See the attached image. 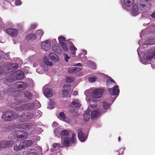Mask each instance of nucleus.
I'll return each mask as SVG.
<instances>
[{
	"mask_svg": "<svg viewBox=\"0 0 155 155\" xmlns=\"http://www.w3.org/2000/svg\"><path fill=\"white\" fill-rule=\"evenodd\" d=\"M64 56L65 61L67 62H68V59L70 58V57L66 54H64Z\"/></svg>",
	"mask_w": 155,
	"mask_h": 155,
	"instance_id": "44",
	"label": "nucleus"
},
{
	"mask_svg": "<svg viewBox=\"0 0 155 155\" xmlns=\"http://www.w3.org/2000/svg\"><path fill=\"white\" fill-rule=\"evenodd\" d=\"M57 145H58V143H55L53 144L52 146H53V147L54 148H55L57 147Z\"/></svg>",
	"mask_w": 155,
	"mask_h": 155,
	"instance_id": "51",
	"label": "nucleus"
},
{
	"mask_svg": "<svg viewBox=\"0 0 155 155\" xmlns=\"http://www.w3.org/2000/svg\"><path fill=\"white\" fill-rule=\"evenodd\" d=\"M69 43L72 45H74L73 43L69 41Z\"/></svg>",
	"mask_w": 155,
	"mask_h": 155,
	"instance_id": "61",
	"label": "nucleus"
},
{
	"mask_svg": "<svg viewBox=\"0 0 155 155\" xmlns=\"http://www.w3.org/2000/svg\"><path fill=\"white\" fill-rule=\"evenodd\" d=\"M35 104L32 103H29L23 105L19 107L15 108V110L17 111H21L22 110H28L33 109L34 108Z\"/></svg>",
	"mask_w": 155,
	"mask_h": 155,
	"instance_id": "3",
	"label": "nucleus"
},
{
	"mask_svg": "<svg viewBox=\"0 0 155 155\" xmlns=\"http://www.w3.org/2000/svg\"><path fill=\"white\" fill-rule=\"evenodd\" d=\"M45 95L47 97H51L53 94V90L52 89L46 88L43 91Z\"/></svg>",
	"mask_w": 155,
	"mask_h": 155,
	"instance_id": "16",
	"label": "nucleus"
},
{
	"mask_svg": "<svg viewBox=\"0 0 155 155\" xmlns=\"http://www.w3.org/2000/svg\"><path fill=\"white\" fill-rule=\"evenodd\" d=\"M32 144L33 143L31 140H25L20 142V145L21 146L22 149H24L31 146Z\"/></svg>",
	"mask_w": 155,
	"mask_h": 155,
	"instance_id": "11",
	"label": "nucleus"
},
{
	"mask_svg": "<svg viewBox=\"0 0 155 155\" xmlns=\"http://www.w3.org/2000/svg\"><path fill=\"white\" fill-rule=\"evenodd\" d=\"M90 110L89 109H88L85 112L84 114H87L89 115Z\"/></svg>",
	"mask_w": 155,
	"mask_h": 155,
	"instance_id": "50",
	"label": "nucleus"
},
{
	"mask_svg": "<svg viewBox=\"0 0 155 155\" xmlns=\"http://www.w3.org/2000/svg\"><path fill=\"white\" fill-rule=\"evenodd\" d=\"M134 3V0H124V4L126 7H129L133 4Z\"/></svg>",
	"mask_w": 155,
	"mask_h": 155,
	"instance_id": "28",
	"label": "nucleus"
},
{
	"mask_svg": "<svg viewBox=\"0 0 155 155\" xmlns=\"http://www.w3.org/2000/svg\"><path fill=\"white\" fill-rule=\"evenodd\" d=\"M90 64H92V66L90 67L93 69H95V65L94 63L92 61L90 62Z\"/></svg>",
	"mask_w": 155,
	"mask_h": 155,
	"instance_id": "46",
	"label": "nucleus"
},
{
	"mask_svg": "<svg viewBox=\"0 0 155 155\" xmlns=\"http://www.w3.org/2000/svg\"><path fill=\"white\" fill-rule=\"evenodd\" d=\"M43 60L44 61V62L47 65H49L51 66L53 65V64L52 62L50 61H49V60L48 58L46 57H45L43 58Z\"/></svg>",
	"mask_w": 155,
	"mask_h": 155,
	"instance_id": "30",
	"label": "nucleus"
},
{
	"mask_svg": "<svg viewBox=\"0 0 155 155\" xmlns=\"http://www.w3.org/2000/svg\"><path fill=\"white\" fill-rule=\"evenodd\" d=\"M76 50H72L71 51V53L74 56L75 55L76 52L75 51Z\"/></svg>",
	"mask_w": 155,
	"mask_h": 155,
	"instance_id": "52",
	"label": "nucleus"
},
{
	"mask_svg": "<svg viewBox=\"0 0 155 155\" xmlns=\"http://www.w3.org/2000/svg\"><path fill=\"white\" fill-rule=\"evenodd\" d=\"M2 119L5 121H10L13 119L12 116L9 114V111H7L3 112L1 117Z\"/></svg>",
	"mask_w": 155,
	"mask_h": 155,
	"instance_id": "7",
	"label": "nucleus"
},
{
	"mask_svg": "<svg viewBox=\"0 0 155 155\" xmlns=\"http://www.w3.org/2000/svg\"><path fill=\"white\" fill-rule=\"evenodd\" d=\"M10 127L12 129L18 128L25 130H28L29 128L28 125L27 123H23L20 124H13Z\"/></svg>",
	"mask_w": 155,
	"mask_h": 155,
	"instance_id": "4",
	"label": "nucleus"
},
{
	"mask_svg": "<svg viewBox=\"0 0 155 155\" xmlns=\"http://www.w3.org/2000/svg\"><path fill=\"white\" fill-rule=\"evenodd\" d=\"M10 142L9 141L3 140L0 142V146L1 148H5L10 147Z\"/></svg>",
	"mask_w": 155,
	"mask_h": 155,
	"instance_id": "21",
	"label": "nucleus"
},
{
	"mask_svg": "<svg viewBox=\"0 0 155 155\" xmlns=\"http://www.w3.org/2000/svg\"><path fill=\"white\" fill-rule=\"evenodd\" d=\"M9 63H5L0 68V74L8 73L11 72L10 67L9 66Z\"/></svg>",
	"mask_w": 155,
	"mask_h": 155,
	"instance_id": "5",
	"label": "nucleus"
},
{
	"mask_svg": "<svg viewBox=\"0 0 155 155\" xmlns=\"http://www.w3.org/2000/svg\"><path fill=\"white\" fill-rule=\"evenodd\" d=\"M57 147L58 148H62V147H64L63 145H62V146H61V144L58 143Z\"/></svg>",
	"mask_w": 155,
	"mask_h": 155,
	"instance_id": "53",
	"label": "nucleus"
},
{
	"mask_svg": "<svg viewBox=\"0 0 155 155\" xmlns=\"http://www.w3.org/2000/svg\"><path fill=\"white\" fill-rule=\"evenodd\" d=\"M121 149H120L119 150H118V151H117V152H119V153H120V151H121Z\"/></svg>",
	"mask_w": 155,
	"mask_h": 155,
	"instance_id": "64",
	"label": "nucleus"
},
{
	"mask_svg": "<svg viewBox=\"0 0 155 155\" xmlns=\"http://www.w3.org/2000/svg\"><path fill=\"white\" fill-rule=\"evenodd\" d=\"M84 120L85 121H88L90 118L89 115L87 114H84Z\"/></svg>",
	"mask_w": 155,
	"mask_h": 155,
	"instance_id": "39",
	"label": "nucleus"
},
{
	"mask_svg": "<svg viewBox=\"0 0 155 155\" xmlns=\"http://www.w3.org/2000/svg\"><path fill=\"white\" fill-rule=\"evenodd\" d=\"M71 85L66 84L63 86L62 88V94L64 97H66L68 95L71 89Z\"/></svg>",
	"mask_w": 155,
	"mask_h": 155,
	"instance_id": "9",
	"label": "nucleus"
},
{
	"mask_svg": "<svg viewBox=\"0 0 155 155\" xmlns=\"http://www.w3.org/2000/svg\"><path fill=\"white\" fill-rule=\"evenodd\" d=\"M49 58L52 61H57L58 60V58L56 55L53 54H50L49 55Z\"/></svg>",
	"mask_w": 155,
	"mask_h": 155,
	"instance_id": "29",
	"label": "nucleus"
},
{
	"mask_svg": "<svg viewBox=\"0 0 155 155\" xmlns=\"http://www.w3.org/2000/svg\"><path fill=\"white\" fill-rule=\"evenodd\" d=\"M34 116V114L32 113H23L21 115H17L16 116V119L22 122H26L31 119Z\"/></svg>",
	"mask_w": 155,
	"mask_h": 155,
	"instance_id": "2",
	"label": "nucleus"
},
{
	"mask_svg": "<svg viewBox=\"0 0 155 155\" xmlns=\"http://www.w3.org/2000/svg\"><path fill=\"white\" fill-rule=\"evenodd\" d=\"M72 106L71 107L70 111L71 112H74L75 111L74 108H78L80 107V104L78 101H73L71 103Z\"/></svg>",
	"mask_w": 155,
	"mask_h": 155,
	"instance_id": "14",
	"label": "nucleus"
},
{
	"mask_svg": "<svg viewBox=\"0 0 155 155\" xmlns=\"http://www.w3.org/2000/svg\"><path fill=\"white\" fill-rule=\"evenodd\" d=\"M37 26V25L36 24H32L31 25V28L33 29H35L36 28Z\"/></svg>",
	"mask_w": 155,
	"mask_h": 155,
	"instance_id": "49",
	"label": "nucleus"
},
{
	"mask_svg": "<svg viewBox=\"0 0 155 155\" xmlns=\"http://www.w3.org/2000/svg\"><path fill=\"white\" fill-rule=\"evenodd\" d=\"M58 130H55L54 131V132L55 134H56V133L57 131Z\"/></svg>",
	"mask_w": 155,
	"mask_h": 155,
	"instance_id": "62",
	"label": "nucleus"
},
{
	"mask_svg": "<svg viewBox=\"0 0 155 155\" xmlns=\"http://www.w3.org/2000/svg\"><path fill=\"white\" fill-rule=\"evenodd\" d=\"M17 137L18 139H23L24 138V136L23 134H21L20 135H18Z\"/></svg>",
	"mask_w": 155,
	"mask_h": 155,
	"instance_id": "47",
	"label": "nucleus"
},
{
	"mask_svg": "<svg viewBox=\"0 0 155 155\" xmlns=\"http://www.w3.org/2000/svg\"><path fill=\"white\" fill-rule=\"evenodd\" d=\"M61 139L68 137L69 132L67 130H63L60 134Z\"/></svg>",
	"mask_w": 155,
	"mask_h": 155,
	"instance_id": "22",
	"label": "nucleus"
},
{
	"mask_svg": "<svg viewBox=\"0 0 155 155\" xmlns=\"http://www.w3.org/2000/svg\"><path fill=\"white\" fill-rule=\"evenodd\" d=\"M61 141L62 145L64 147H66L69 146L70 143V138L69 137L61 139Z\"/></svg>",
	"mask_w": 155,
	"mask_h": 155,
	"instance_id": "19",
	"label": "nucleus"
},
{
	"mask_svg": "<svg viewBox=\"0 0 155 155\" xmlns=\"http://www.w3.org/2000/svg\"><path fill=\"white\" fill-rule=\"evenodd\" d=\"M16 97L15 98V99L18 101L22 100V101H27L32 99V94L30 92L26 91L24 92L18 93L17 94Z\"/></svg>",
	"mask_w": 155,
	"mask_h": 155,
	"instance_id": "1",
	"label": "nucleus"
},
{
	"mask_svg": "<svg viewBox=\"0 0 155 155\" xmlns=\"http://www.w3.org/2000/svg\"><path fill=\"white\" fill-rule=\"evenodd\" d=\"M60 117L61 118V119L64 120L66 118V116L65 114L63 112H61L59 114Z\"/></svg>",
	"mask_w": 155,
	"mask_h": 155,
	"instance_id": "41",
	"label": "nucleus"
},
{
	"mask_svg": "<svg viewBox=\"0 0 155 155\" xmlns=\"http://www.w3.org/2000/svg\"><path fill=\"white\" fill-rule=\"evenodd\" d=\"M61 45L63 50L65 51H67L68 50V48L67 47L66 44L64 43H61L59 44Z\"/></svg>",
	"mask_w": 155,
	"mask_h": 155,
	"instance_id": "34",
	"label": "nucleus"
},
{
	"mask_svg": "<svg viewBox=\"0 0 155 155\" xmlns=\"http://www.w3.org/2000/svg\"><path fill=\"white\" fill-rule=\"evenodd\" d=\"M151 16L153 18H155V11L151 15Z\"/></svg>",
	"mask_w": 155,
	"mask_h": 155,
	"instance_id": "55",
	"label": "nucleus"
},
{
	"mask_svg": "<svg viewBox=\"0 0 155 155\" xmlns=\"http://www.w3.org/2000/svg\"><path fill=\"white\" fill-rule=\"evenodd\" d=\"M44 34L43 31L41 30H39L37 31L36 35L41 37Z\"/></svg>",
	"mask_w": 155,
	"mask_h": 155,
	"instance_id": "38",
	"label": "nucleus"
},
{
	"mask_svg": "<svg viewBox=\"0 0 155 155\" xmlns=\"http://www.w3.org/2000/svg\"><path fill=\"white\" fill-rule=\"evenodd\" d=\"M25 75L23 72L21 71H17L16 78L17 80H21L24 78Z\"/></svg>",
	"mask_w": 155,
	"mask_h": 155,
	"instance_id": "24",
	"label": "nucleus"
},
{
	"mask_svg": "<svg viewBox=\"0 0 155 155\" xmlns=\"http://www.w3.org/2000/svg\"><path fill=\"white\" fill-rule=\"evenodd\" d=\"M20 84H18L17 86V88L19 91H22L26 89L28 86V84L25 83L21 82Z\"/></svg>",
	"mask_w": 155,
	"mask_h": 155,
	"instance_id": "23",
	"label": "nucleus"
},
{
	"mask_svg": "<svg viewBox=\"0 0 155 155\" xmlns=\"http://www.w3.org/2000/svg\"><path fill=\"white\" fill-rule=\"evenodd\" d=\"M53 50L58 54H61V50L60 47L58 45H54L52 47Z\"/></svg>",
	"mask_w": 155,
	"mask_h": 155,
	"instance_id": "25",
	"label": "nucleus"
},
{
	"mask_svg": "<svg viewBox=\"0 0 155 155\" xmlns=\"http://www.w3.org/2000/svg\"><path fill=\"white\" fill-rule=\"evenodd\" d=\"M97 78L96 77H91L89 78V81L91 83H93L96 81Z\"/></svg>",
	"mask_w": 155,
	"mask_h": 155,
	"instance_id": "42",
	"label": "nucleus"
},
{
	"mask_svg": "<svg viewBox=\"0 0 155 155\" xmlns=\"http://www.w3.org/2000/svg\"><path fill=\"white\" fill-rule=\"evenodd\" d=\"M35 115L36 118L38 119L41 116L42 113L39 110H38L36 111Z\"/></svg>",
	"mask_w": 155,
	"mask_h": 155,
	"instance_id": "32",
	"label": "nucleus"
},
{
	"mask_svg": "<svg viewBox=\"0 0 155 155\" xmlns=\"http://www.w3.org/2000/svg\"><path fill=\"white\" fill-rule=\"evenodd\" d=\"M51 44L48 40L42 42L41 44V48L45 51H48L50 48Z\"/></svg>",
	"mask_w": 155,
	"mask_h": 155,
	"instance_id": "13",
	"label": "nucleus"
},
{
	"mask_svg": "<svg viewBox=\"0 0 155 155\" xmlns=\"http://www.w3.org/2000/svg\"><path fill=\"white\" fill-rule=\"evenodd\" d=\"M14 149L16 151H18L21 150L23 149H22L21 146H20V145L19 146L16 145L14 147Z\"/></svg>",
	"mask_w": 155,
	"mask_h": 155,
	"instance_id": "36",
	"label": "nucleus"
},
{
	"mask_svg": "<svg viewBox=\"0 0 155 155\" xmlns=\"http://www.w3.org/2000/svg\"><path fill=\"white\" fill-rule=\"evenodd\" d=\"M58 124V123L56 122H54V123H53V124H52V125L53 126H55L56 125H57Z\"/></svg>",
	"mask_w": 155,
	"mask_h": 155,
	"instance_id": "59",
	"label": "nucleus"
},
{
	"mask_svg": "<svg viewBox=\"0 0 155 155\" xmlns=\"http://www.w3.org/2000/svg\"><path fill=\"white\" fill-rule=\"evenodd\" d=\"M29 155H38V153H30Z\"/></svg>",
	"mask_w": 155,
	"mask_h": 155,
	"instance_id": "57",
	"label": "nucleus"
},
{
	"mask_svg": "<svg viewBox=\"0 0 155 155\" xmlns=\"http://www.w3.org/2000/svg\"><path fill=\"white\" fill-rule=\"evenodd\" d=\"M36 39V35L33 33H31L28 35L26 37V40L27 41L34 40Z\"/></svg>",
	"mask_w": 155,
	"mask_h": 155,
	"instance_id": "27",
	"label": "nucleus"
},
{
	"mask_svg": "<svg viewBox=\"0 0 155 155\" xmlns=\"http://www.w3.org/2000/svg\"><path fill=\"white\" fill-rule=\"evenodd\" d=\"M101 112L99 110H94L91 114V117L92 119H97L101 116Z\"/></svg>",
	"mask_w": 155,
	"mask_h": 155,
	"instance_id": "17",
	"label": "nucleus"
},
{
	"mask_svg": "<svg viewBox=\"0 0 155 155\" xmlns=\"http://www.w3.org/2000/svg\"><path fill=\"white\" fill-rule=\"evenodd\" d=\"M153 57L154 59H155V53H154V54L153 55V56H150L148 57L147 59L148 60H150Z\"/></svg>",
	"mask_w": 155,
	"mask_h": 155,
	"instance_id": "48",
	"label": "nucleus"
},
{
	"mask_svg": "<svg viewBox=\"0 0 155 155\" xmlns=\"http://www.w3.org/2000/svg\"><path fill=\"white\" fill-rule=\"evenodd\" d=\"M104 91L102 89H94L92 93V96L95 98H98L101 97Z\"/></svg>",
	"mask_w": 155,
	"mask_h": 155,
	"instance_id": "6",
	"label": "nucleus"
},
{
	"mask_svg": "<svg viewBox=\"0 0 155 155\" xmlns=\"http://www.w3.org/2000/svg\"><path fill=\"white\" fill-rule=\"evenodd\" d=\"M75 66H82V65H81V63H78L76 64L75 65Z\"/></svg>",
	"mask_w": 155,
	"mask_h": 155,
	"instance_id": "56",
	"label": "nucleus"
},
{
	"mask_svg": "<svg viewBox=\"0 0 155 155\" xmlns=\"http://www.w3.org/2000/svg\"><path fill=\"white\" fill-rule=\"evenodd\" d=\"M9 66L10 67L11 70L10 69V71L11 72L17 70L18 68V65L16 64L9 63Z\"/></svg>",
	"mask_w": 155,
	"mask_h": 155,
	"instance_id": "26",
	"label": "nucleus"
},
{
	"mask_svg": "<svg viewBox=\"0 0 155 155\" xmlns=\"http://www.w3.org/2000/svg\"><path fill=\"white\" fill-rule=\"evenodd\" d=\"M58 40L59 41V43L61 44V43H64V41H65L66 40V38L62 36H60L58 37Z\"/></svg>",
	"mask_w": 155,
	"mask_h": 155,
	"instance_id": "33",
	"label": "nucleus"
},
{
	"mask_svg": "<svg viewBox=\"0 0 155 155\" xmlns=\"http://www.w3.org/2000/svg\"><path fill=\"white\" fill-rule=\"evenodd\" d=\"M78 137L80 141L82 142L85 141L87 139V136L85 135L83 132L81 128L78 129L77 130Z\"/></svg>",
	"mask_w": 155,
	"mask_h": 155,
	"instance_id": "8",
	"label": "nucleus"
},
{
	"mask_svg": "<svg viewBox=\"0 0 155 155\" xmlns=\"http://www.w3.org/2000/svg\"><path fill=\"white\" fill-rule=\"evenodd\" d=\"M78 93V92L77 91H74L73 92V94L74 95H77Z\"/></svg>",
	"mask_w": 155,
	"mask_h": 155,
	"instance_id": "58",
	"label": "nucleus"
},
{
	"mask_svg": "<svg viewBox=\"0 0 155 155\" xmlns=\"http://www.w3.org/2000/svg\"><path fill=\"white\" fill-rule=\"evenodd\" d=\"M91 107L92 108H94L96 107L97 105V102L93 100H91L89 101Z\"/></svg>",
	"mask_w": 155,
	"mask_h": 155,
	"instance_id": "31",
	"label": "nucleus"
},
{
	"mask_svg": "<svg viewBox=\"0 0 155 155\" xmlns=\"http://www.w3.org/2000/svg\"><path fill=\"white\" fill-rule=\"evenodd\" d=\"M70 51L77 50V48L75 47L74 45H73L72 46H71L70 47Z\"/></svg>",
	"mask_w": 155,
	"mask_h": 155,
	"instance_id": "45",
	"label": "nucleus"
},
{
	"mask_svg": "<svg viewBox=\"0 0 155 155\" xmlns=\"http://www.w3.org/2000/svg\"><path fill=\"white\" fill-rule=\"evenodd\" d=\"M140 5L141 8H142L146 10H149L151 7V4L147 2H143L142 3H140Z\"/></svg>",
	"mask_w": 155,
	"mask_h": 155,
	"instance_id": "15",
	"label": "nucleus"
},
{
	"mask_svg": "<svg viewBox=\"0 0 155 155\" xmlns=\"http://www.w3.org/2000/svg\"><path fill=\"white\" fill-rule=\"evenodd\" d=\"M81 69L79 68L69 67L68 69V71L69 73L75 74L80 71Z\"/></svg>",
	"mask_w": 155,
	"mask_h": 155,
	"instance_id": "20",
	"label": "nucleus"
},
{
	"mask_svg": "<svg viewBox=\"0 0 155 155\" xmlns=\"http://www.w3.org/2000/svg\"><path fill=\"white\" fill-rule=\"evenodd\" d=\"M74 80V78L73 77H68L66 79V81L67 83H70L73 82Z\"/></svg>",
	"mask_w": 155,
	"mask_h": 155,
	"instance_id": "35",
	"label": "nucleus"
},
{
	"mask_svg": "<svg viewBox=\"0 0 155 155\" xmlns=\"http://www.w3.org/2000/svg\"><path fill=\"white\" fill-rule=\"evenodd\" d=\"M103 108L104 110L108 109L109 107V105L105 102H104L103 105Z\"/></svg>",
	"mask_w": 155,
	"mask_h": 155,
	"instance_id": "40",
	"label": "nucleus"
},
{
	"mask_svg": "<svg viewBox=\"0 0 155 155\" xmlns=\"http://www.w3.org/2000/svg\"><path fill=\"white\" fill-rule=\"evenodd\" d=\"M107 81H108L109 82V81H111V82H112L113 83H115V81H114V80H113L112 78H110V79H108L107 80Z\"/></svg>",
	"mask_w": 155,
	"mask_h": 155,
	"instance_id": "54",
	"label": "nucleus"
},
{
	"mask_svg": "<svg viewBox=\"0 0 155 155\" xmlns=\"http://www.w3.org/2000/svg\"><path fill=\"white\" fill-rule=\"evenodd\" d=\"M21 4V1L20 0H16L15 2V4L16 5L18 6Z\"/></svg>",
	"mask_w": 155,
	"mask_h": 155,
	"instance_id": "43",
	"label": "nucleus"
},
{
	"mask_svg": "<svg viewBox=\"0 0 155 155\" xmlns=\"http://www.w3.org/2000/svg\"><path fill=\"white\" fill-rule=\"evenodd\" d=\"M109 91L111 95H118L120 92L119 86L116 85L113 88H109Z\"/></svg>",
	"mask_w": 155,
	"mask_h": 155,
	"instance_id": "10",
	"label": "nucleus"
},
{
	"mask_svg": "<svg viewBox=\"0 0 155 155\" xmlns=\"http://www.w3.org/2000/svg\"><path fill=\"white\" fill-rule=\"evenodd\" d=\"M120 137L118 138V140L119 142H120Z\"/></svg>",
	"mask_w": 155,
	"mask_h": 155,
	"instance_id": "60",
	"label": "nucleus"
},
{
	"mask_svg": "<svg viewBox=\"0 0 155 155\" xmlns=\"http://www.w3.org/2000/svg\"><path fill=\"white\" fill-rule=\"evenodd\" d=\"M6 31L8 34L14 37L17 36L18 33V31L17 29L12 28L7 29Z\"/></svg>",
	"mask_w": 155,
	"mask_h": 155,
	"instance_id": "12",
	"label": "nucleus"
},
{
	"mask_svg": "<svg viewBox=\"0 0 155 155\" xmlns=\"http://www.w3.org/2000/svg\"><path fill=\"white\" fill-rule=\"evenodd\" d=\"M138 11L137 5L136 4H134L132 6L131 11V14L134 16L138 14Z\"/></svg>",
	"mask_w": 155,
	"mask_h": 155,
	"instance_id": "18",
	"label": "nucleus"
},
{
	"mask_svg": "<svg viewBox=\"0 0 155 155\" xmlns=\"http://www.w3.org/2000/svg\"><path fill=\"white\" fill-rule=\"evenodd\" d=\"M76 135L75 133H73L72 136V138L71 139V141L73 143H75L76 140Z\"/></svg>",
	"mask_w": 155,
	"mask_h": 155,
	"instance_id": "37",
	"label": "nucleus"
},
{
	"mask_svg": "<svg viewBox=\"0 0 155 155\" xmlns=\"http://www.w3.org/2000/svg\"><path fill=\"white\" fill-rule=\"evenodd\" d=\"M51 150L52 152H53L54 151L53 149H51Z\"/></svg>",
	"mask_w": 155,
	"mask_h": 155,
	"instance_id": "63",
	"label": "nucleus"
}]
</instances>
